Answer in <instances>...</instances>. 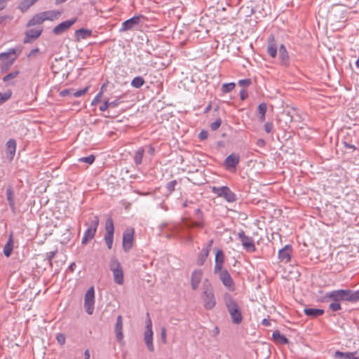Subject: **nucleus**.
Listing matches in <instances>:
<instances>
[{
	"mask_svg": "<svg viewBox=\"0 0 359 359\" xmlns=\"http://www.w3.org/2000/svg\"><path fill=\"white\" fill-rule=\"evenodd\" d=\"M204 226L203 221L191 222L188 219H183L181 223L172 224V231L175 233L176 238L182 242L192 243L194 236L190 229L194 227L203 228Z\"/></svg>",
	"mask_w": 359,
	"mask_h": 359,
	"instance_id": "f257e3e1",
	"label": "nucleus"
},
{
	"mask_svg": "<svg viewBox=\"0 0 359 359\" xmlns=\"http://www.w3.org/2000/svg\"><path fill=\"white\" fill-rule=\"evenodd\" d=\"M353 290H335L327 292L320 299L322 302H327L330 299L333 302H354Z\"/></svg>",
	"mask_w": 359,
	"mask_h": 359,
	"instance_id": "f03ea898",
	"label": "nucleus"
},
{
	"mask_svg": "<svg viewBox=\"0 0 359 359\" xmlns=\"http://www.w3.org/2000/svg\"><path fill=\"white\" fill-rule=\"evenodd\" d=\"M224 302L232 323L236 325L241 324L243 320V315L236 301L230 294H226L224 297Z\"/></svg>",
	"mask_w": 359,
	"mask_h": 359,
	"instance_id": "7ed1b4c3",
	"label": "nucleus"
},
{
	"mask_svg": "<svg viewBox=\"0 0 359 359\" xmlns=\"http://www.w3.org/2000/svg\"><path fill=\"white\" fill-rule=\"evenodd\" d=\"M202 299L203 306L206 310H212L216 305V299L211 283L205 279L203 283Z\"/></svg>",
	"mask_w": 359,
	"mask_h": 359,
	"instance_id": "20e7f679",
	"label": "nucleus"
},
{
	"mask_svg": "<svg viewBox=\"0 0 359 359\" xmlns=\"http://www.w3.org/2000/svg\"><path fill=\"white\" fill-rule=\"evenodd\" d=\"M88 229L86 230L83 237L82 238V244L86 245L88 241L93 239L97 231L99 225V217L97 215L90 214L88 218V222L86 223Z\"/></svg>",
	"mask_w": 359,
	"mask_h": 359,
	"instance_id": "39448f33",
	"label": "nucleus"
},
{
	"mask_svg": "<svg viewBox=\"0 0 359 359\" xmlns=\"http://www.w3.org/2000/svg\"><path fill=\"white\" fill-rule=\"evenodd\" d=\"M109 269L112 271L114 282L119 285L124 283V274L122 266L118 259L112 257L109 262Z\"/></svg>",
	"mask_w": 359,
	"mask_h": 359,
	"instance_id": "423d86ee",
	"label": "nucleus"
},
{
	"mask_svg": "<svg viewBox=\"0 0 359 359\" xmlns=\"http://www.w3.org/2000/svg\"><path fill=\"white\" fill-rule=\"evenodd\" d=\"M20 51L18 52L15 48H10L6 53H0V60L2 62V70H8L14 63Z\"/></svg>",
	"mask_w": 359,
	"mask_h": 359,
	"instance_id": "0eeeda50",
	"label": "nucleus"
},
{
	"mask_svg": "<svg viewBox=\"0 0 359 359\" xmlns=\"http://www.w3.org/2000/svg\"><path fill=\"white\" fill-rule=\"evenodd\" d=\"M211 189L212 192L217 195V197L224 198L229 203H233L237 200L236 194L226 186L220 187H212Z\"/></svg>",
	"mask_w": 359,
	"mask_h": 359,
	"instance_id": "6e6552de",
	"label": "nucleus"
},
{
	"mask_svg": "<svg viewBox=\"0 0 359 359\" xmlns=\"http://www.w3.org/2000/svg\"><path fill=\"white\" fill-rule=\"evenodd\" d=\"M95 304V290L93 287H90L86 292L84 297V308L86 312L91 315L94 311Z\"/></svg>",
	"mask_w": 359,
	"mask_h": 359,
	"instance_id": "1a4fd4ad",
	"label": "nucleus"
},
{
	"mask_svg": "<svg viewBox=\"0 0 359 359\" xmlns=\"http://www.w3.org/2000/svg\"><path fill=\"white\" fill-rule=\"evenodd\" d=\"M134 233L133 228L127 229L123 233V249L126 252L133 248Z\"/></svg>",
	"mask_w": 359,
	"mask_h": 359,
	"instance_id": "9d476101",
	"label": "nucleus"
},
{
	"mask_svg": "<svg viewBox=\"0 0 359 359\" xmlns=\"http://www.w3.org/2000/svg\"><path fill=\"white\" fill-rule=\"evenodd\" d=\"M222 284L230 291L235 290L234 282L226 269L218 271L217 273Z\"/></svg>",
	"mask_w": 359,
	"mask_h": 359,
	"instance_id": "9b49d317",
	"label": "nucleus"
},
{
	"mask_svg": "<svg viewBox=\"0 0 359 359\" xmlns=\"http://www.w3.org/2000/svg\"><path fill=\"white\" fill-rule=\"evenodd\" d=\"M238 238L241 240L244 249L248 252H254L256 251L253 239L245 235L243 231L238 233Z\"/></svg>",
	"mask_w": 359,
	"mask_h": 359,
	"instance_id": "f8f14e48",
	"label": "nucleus"
},
{
	"mask_svg": "<svg viewBox=\"0 0 359 359\" xmlns=\"http://www.w3.org/2000/svg\"><path fill=\"white\" fill-rule=\"evenodd\" d=\"M292 247L290 245H285L278 252V259L281 262L287 264L292 258Z\"/></svg>",
	"mask_w": 359,
	"mask_h": 359,
	"instance_id": "ddd939ff",
	"label": "nucleus"
},
{
	"mask_svg": "<svg viewBox=\"0 0 359 359\" xmlns=\"http://www.w3.org/2000/svg\"><path fill=\"white\" fill-rule=\"evenodd\" d=\"M123 318L122 316L119 315L116 318V322L114 327L116 338L119 343H122L123 341L124 335L123 332Z\"/></svg>",
	"mask_w": 359,
	"mask_h": 359,
	"instance_id": "4468645a",
	"label": "nucleus"
},
{
	"mask_svg": "<svg viewBox=\"0 0 359 359\" xmlns=\"http://www.w3.org/2000/svg\"><path fill=\"white\" fill-rule=\"evenodd\" d=\"M203 271L201 269L194 270L191 275V286L192 290H196L198 288L203 278Z\"/></svg>",
	"mask_w": 359,
	"mask_h": 359,
	"instance_id": "2eb2a0df",
	"label": "nucleus"
},
{
	"mask_svg": "<svg viewBox=\"0 0 359 359\" xmlns=\"http://www.w3.org/2000/svg\"><path fill=\"white\" fill-rule=\"evenodd\" d=\"M140 22L139 16H134L126 21H124L120 29L121 32H126L133 29L135 26L138 25Z\"/></svg>",
	"mask_w": 359,
	"mask_h": 359,
	"instance_id": "dca6fc26",
	"label": "nucleus"
},
{
	"mask_svg": "<svg viewBox=\"0 0 359 359\" xmlns=\"http://www.w3.org/2000/svg\"><path fill=\"white\" fill-rule=\"evenodd\" d=\"M76 22V19L69 20L64 21L57 26H55L53 30V32L55 35H59L65 32H66L68 29L70 28L72 25H73Z\"/></svg>",
	"mask_w": 359,
	"mask_h": 359,
	"instance_id": "f3484780",
	"label": "nucleus"
},
{
	"mask_svg": "<svg viewBox=\"0 0 359 359\" xmlns=\"http://www.w3.org/2000/svg\"><path fill=\"white\" fill-rule=\"evenodd\" d=\"M279 60L281 65L287 67L290 65V56L283 44L279 47Z\"/></svg>",
	"mask_w": 359,
	"mask_h": 359,
	"instance_id": "a211bd4d",
	"label": "nucleus"
},
{
	"mask_svg": "<svg viewBox=\"0 0 359 359\" xmlns=\"http://www.w3.org/2000/svg\"><path fill=\"white\" fill-rule=\"evenodd\" d=\"M240 158L238 155L232 154L228 156L224 161V165L227 170L236 168L237 165L239 163Z\"/></svg>",
	"mask_w": 359,
	"mask_h": 359,
	"instance_id": "6ab92c4d",
	"label": "nucleus"
},
{
	"mask_svg": "<svg viewBox=\"0 0 359 359\" xmlns=\"http://www.w3.org/2000/svg\"><path fill=\"white\" fill-rule=\"evenodd\" d=\"M224 254L222 250H218L215 255V264L214 271L215 273H217L218 271L223 270V265L224 263Z\"/></svg>",
	"mask_w": 359,
	"mask_h": 359,
	"instance_id": "aec40b11",
	"label": "nucleus"
},
{
	"mask_svg": "<svg viewBox=\"0 0 359 359\" xmlns=\"http://www.w3.org/2000/svg\"><path fill=\"white\" fill-rule=\"evenodd\" d=\"M42 30L39 29H31L26 32L25 37L23 40L24 43H30L32 39H36L40 36Z\"/></svg>",
	"mask_w": 359,
	"mask_h": 359,
	"instance_id": "412c9836",
	"label": "nucleus"
},
{
	"mask_svg": "<svg viewBox=\"0 0 359 359\" xmlns=\"http://www.w3.org/2000/svg\"><path fill=\"white\" fill-rule=\"evenodd\" d=\"M267 53L272 58L277 55V44L273 35H271L268 39Z\"/></svg>",
	"mask_w": 359,
	"mask_h": 359,
	"instance_id": "4be33fe9",
	"label": "nucleus"
},
{
	"mask_svg": "<svg viewBox=\"0 0 359 359\" xmlns=\"http://www.w3.org/2000/svg\"><path fill=\"white\" fill-rule=\"evenodd\" d=\"M144 341L148 350L151 352H153L154 351V346L153 344V331L144 332Z\"/></svg>",
	"mask_w": 359,
	"mask_h": 359,
	"instance_id": "5701e85b",
	"label": "nucleus"
},
{
	"mask_svg": "<svg viewBox=\"0 0 359 359\" xmlns=\"http://www.w3.org/2000/svg\"><path fill=\"white\" fill-rule=\"evenodd\" d=\"M304 313L306 316L312 318H317L324 314V310L315 308H305Z\"/></svg>",
	"mask_w": 359,
	"mask_h": 359,
	"instance_id": "b1692460",
	"label": "nucleus"
},
{
	"mask_svg": "<svg viewBox=\"0 0 359 359\" xmlns=\"http://www.w3.org/2000/svg\"><path fill=\"white\" fill-rule=\"evenodd\" d=\"M172 225L168 226V225L165 223L161 224L159 226L161 233L168 239L172 238H176L175 233L172 231Z\"/></svg>",
	"mask_w": 359,
	"mask_h": 359,
	"instance_id": "393cba45",
	"label": "nucleus"
},
{
	"mask_svg": "<svg viewBox=\"0 0 359 359\" xmlns=\"http://www.w3.org/2000/svg\"><path fill=\"white\" fill-rule=\"evenodd\" d=\"M7 153L9 155L10 160H13L16 151V142L14 139H10L6 142Z\"/></svg>",
	"mask_w": 359,
	"mask_h": 359,
	"instance_id": "a878e982",
	"label": "nucleus"
},
{
	"mask_svg": "<svg viewBox=\"0 0 359 359\" xmlns=\"http://www.w3.org/2000/svg\"><path fill=\"white\" fill-rule=\"evenodd\" d=\"M6 198L9 203V206L12 211L14 212L15 210V195L13 190L11 187H8L6 190Z\"/></svg>",
	"mask_w": 359,
	"mask_h": 359,
	"instance_id": "bb28decb",
	"label": "nucleus"
},
{
	"mask_svg": "<svg viewBox=\"0 0 359 359\" xmlns=\"http://www.w3.org/2000/svg\"><path fill=\"white\" fill-rule=\"evenodd\" d=\"M357 353L356 352H341L339 351H337L334 353V356L337 358H344V359H358V357L356 356Z\"/></svg>",
	"mask_w": 359,
	"mask_h": 359,
	"instance_id": "cd10ccee",
	"label": "nucleus"
},
{
	"mask_svg": "<svg viewBox=\"0 0 359 359\" xmlns=\"http://www.w3.org/2000/svg\"><path fill=\"white\" fill-rule=\"evenodd\" d=\"M76 36L77 37V41H80V39H85L87 37H89L92 35V30L86 29L85 28H81L76 31L75 32Z\"/></svg>",
	"mask_w": 359,
	"mask_h": 359,
	"instance_id": "c85d7f7f",
	"label": "nucleus"
},
{
	"mask_svg": "<svg viewBox=\"0 0 359 359\" xmlns=\"http://www.w3.org/2000/svg\"><path fill=\"white\" fill-rule=\"evenodd\" d=\"M43 15L44 16L45 21H53L54 20H56L60 17V15H61V12L57 11H48L43 12Z\"/></svg>",
	"mask_w": 359,
	"mask_h": 359,
	"instance_id": "c756f323",
	"label": "nucleus"
},
{
	"mask_svg": "<svg viewBox=\"0 0 359 359\" xmlns=\"http://www.w3.org/2000/svg\"><path fill=\"white\" fill-rule=\"evenodd\" d=\"M208 250L202 249L201 251L198 253L196 264L198 266H203L205 262L208 255H209Z\"/></svg>",
	"mask_w": 359,
	"mask_h": 359,
	"instance_id": "7c9ffc66",
	"label": "nucleus"
},
{
	"mask_svg": "<svg viewBox=\"0 0 359 359\" xmlns=\"http://www.w3.org/2000/svg\"><path fill=\"white\" fill-rule=\"evenodd\" d=\"M43 12L39 13L36 15H35L28 22V26H34L36 25H41L44 21V16L43 15Z\"/></svg>",
	"mask_w": 359,
	"mask_h": 359,
	"instance_id": "2f4dec72",
	"label": "nucleus"
},
{
	"mask_svg": "<svg viewBox=\"0 0 359 359\" xmlns=\"http://www.w3.org/2000/svg\"><path fill=\"white\" fill-rule=\"evenodd\" d=\"M38 0H22L19 4L18 8L22 12L27 11Z\"/></svg>",
	"mask_w": 359,
	"mask_h": 359,
	"instance_id": "473e14b6",
	"label": "nucleus"
},
{
	"mask_svg": "<svg viewBox=\"0 0 359 359\" xmlns=\"http://www.w3.org/2000/svg\"><path fill=\"white\" fill-rule=\"evenodd\" d=\"M272 337L273 340L280 344H286L288 343V339L278 330L274 331L272 334Z\"/></svg>",
	"mask_w": 359,
	"mask_h": 359,
	"instance_id": "72a5a7b5",
	"label": "nucleus"
},
{
	"mask_svg": "<svg viewBox=\"0 0 359 359\" xmlns=\"http://www.w3.org/2000/svg\"><path fill=\"white\" fill-rule=\"evenodd\" d=\"M257 111L259 114V119L261 122H263L265 120V115L267 111L266 104L264 102L259 104L257 108Z\"/></svg>",
	"mask_w": 359,
	"mask_h": 359,
	"instance_id": "f704fd0d",
	"label": "nucleus"
},
{
	"mask_svg": "<svg viewBox=\"0 0 359 359\" xmlns=\"http://www.w3.org/2000/svg\"><path fill=\"white\" fill-rule=\"evenodd\" d=\"M144 153V149L143 147L139 148L135 151V155H134V162L136 165H140L142 163Z\"/></svg>",
	"mask_w": 359,
	"mask_h": 359,
	"instance_id": "c9c22d12",
	"label": "nucleus"
},
{
	"mask_svg": "<svg viewBox=\"0 0 359 359\" xmlns=\"http://www.w3.org/2000/svg\"><path fill=\"white\" fill-rule=\"evenodd\" d=\"M13 250V238L12 235L10 236L7 243L5 245L4 248V253L6 257H8L11 255Z\"/></svg>",
	"mask_w": 359,
	"mask_h": 359,
	"instance_id": "e433bc0d",
	"label": "nucleus"
},
{
	"mask_svg": "<svg viewBox=\"0 0 359 359\" xmlns=\"http://www.w3.org/2000/svg\"><path fill=\"white\" fill-rule=\"evenodd\" d=\"M105 231H106V233L105 234L114 235V226L113 219L111 217H109L106 220Z\"/></svg>",
	"mask_w": 359,
	"mask_h": 359,
	"instance_id": "4c0bfd02",
	"label": "nucleus"
},
{
	"mask_svg": "<svg viewBox=\"0 0 359 359\" xmlns=\"http://www.w3.org/2000/svg\"><path fill=\"white\" fill-rule=\"evenodd\" d=\"M145 81L142 76L135 77L131 82V86L134 88H139L144 84Z\"/></svg>",
	"mask_w": 359,
	"mask_h": 359,
	"instance_id": "58836bf2",
	"label": "nucleus"
},
{
	"mask_svg": "<svg viewBox=\"0 0 359 359\" xmlns=\"http://www.w3.org/2000/svg\"><path fill=\"white\" fill-rule=\"evenodd\" d=\"M236 86V84L233 82L228 83H224L222 86V91L224 93H227L231 91H232Z\"/></svg>",
	"mask_w": 359,
	"mask_h": 359,
	"instance_id": "ea45409f",
	"label": "nucleus"
},
{
	"mask_svg": "<svg viewBox=\"0 0 359 359\" xmlns=\"http://www.w3.org/2000/svg\"><path fill=\"white\" fill-rule=\"evenodd\" d=\"M19 74H20L19 70H15L13 72H11L9 74H8L7 75H6L5 76H4L3 81L4 82H8L10 80L15 79Z\"/></svg>",
	"mask_w": 359,
	"mask_h": 359,
	"instance_id": "a19ab883",
	"label": "nucleus"
},
{
	"mask_svg": "<svg viewBox=\"0 0 359 359\" xmlns=\"http://www.w3.org/2000/svg\"><path fill=\"white\" fill-rule=\"evenodd\" d=\"M104 242L108 248V249L111 250L113 245L114 241V235L105 234L104 238Z\"/></svg>",
	"mask_w": 359,
	"mask_h": 359,
	"instance_id": "79ce46f5",
	"label": "nucleus"
},
{
	"mask_svg": "<svg viewBox=\"0 0 359 359\" xmlns=\"http://www.w3.org/2000/svg\"><path fill=\"white\" fill-rule=\"evenodd\" d=\"M95 157L94 155L91 154L86 157H81L79 158V162L86 163L89 165H91L95 161Z\"/></svg>",
	"mask_w": 359,
	"mask_h": 359,
	"instance_id": "37998d69",
	"label": "nucleus"
},
{
	"mask_svg": "<svg viewBox=\"0 0 359 359\" xmlns=\"http://www.w3.org/2000/svg\"><path fill=\"white\" fill-rule=\"evenodd\" d=\"M177 180H172L167 183L166 189L169 194H171L175 189V186L177 185Z\"/></svg>",
	"mask_w": 359,
	"mask_h": 359,
	"instance_id": "c03bdc74",
	"label": "nucleus"
},
{
	"mask_svg": "<svg viewBox=\"0 0 359 359\" xmlns=\"http://www.w3.org/2000/svg\"><path fill=\"white\" fill-rule=\"evenodd\" d=\"M329 309L332 311H337L341 309L340 303L337 302H333L329 305Z\"/></svg>",
	"mask_w": 359,
	"mask_h": 359,
	"instance_id": "a18cd8bd",
	"label": "nucleus"
},
{
	"mask_svg": "<svg viewBox=\"0 0 359 359\" xmlns=\"http://www.w3.org/2000/svg\"><path fill=\"white\" fill-rule=\"evenodd\" d=\"M11 96V92H7L4 94L0 93V104L7 101Z\"/></svg>",
	"mask_w": 359,
	"mask_h": 359,
	"instance_id": "49530a36",
	"label": "nucleus"
},
{
	"mask_svg": "<svg viewBox=\"0 0 359 359\" xmlns=\"http://www.w3.org/2000/svg\"><path fill=\"white\" fill-rule=\"evenodd\" d=\"M145 331H153L152 330V322L149 316V313H147V320H146V329Z\"/></svg>",
	"mask_w": 359,
	"mask_h": 359,
	"instance_id": "de8ad7c7",
	"label": "nucleus"
},
{
	"mask_svg": "<svg viewBox=\"0 0 359 359\" xmlns=\"http://www.w3.org/2000/svg\"><path fill=\"white\" fill-rule=\"evenodd\" d=\"M222 121L220 118H218L211 123L210 128L212 130H217L220 127Z\"/></svg>",
	"mask_w": 359,
	"mask_h": 359,
	"instance_id": "09e8293b",
	"label": "nucleus"
},
{
	"mask_svg": "<svg viewBox=\"0 0 359 359\" xmlns=\"http://www.w3.org/2000/svg\"><path fill=\"white\" fill-rule=\"evenodd\" d=\"M56 339H57L58 344L62 345V346L65 344L66 337H65V335L64 334H62V333L57 334V336H56Z\"/></svg>",
	"mask_w": 359,
	"mask_h": 359,
	"instance_id": "8fccbe9b",
	"label": "nucleus"
},
{
	"mask_svg": "<svg viewBox=\"0 0 359 359\" xmlns=\"http://www.w3.org/2000/svg\"><path fill=\"white\" fill-rule=\"evenodd\" d=\"M88 89H89V86H87L82 90H77L75 93H74V96L75 97H81L82 95H85L87 93Z\"/></svg>",
	"mask_w": 359,
	"mask_h": 359,
	"instance_id": "3c124183",
	"label": "nucleus"
},
{
	"mask_svg": "<svg viewBox=\"0 0 359 359\" xmlns=\"http://www.w3.org/2000/svg\"><path fill=\"white\" fill-rule=\"evenodd\" d=\"M252 83L250 79H241L238 81V85L242 87H248Z\"/></svg>",
	"mask_w": 359,
	"mask_h": 359,
	"instance_id": "603ef678",
	"label": "nucleus"
},
{
	"mask_svg": "<svg viewBox=\"0 0 359 359\" xmlns=\"http://www.w3.org/2000/svg\"><path fill=\"white\" fill-rule=\"evenodd\" d=\"M122 98L121 96L117 97L116 100L109 102V106L111 108H114L117 107L120 103H121V99Z\"/></svg>",
	"mask_w": 359,
	"mask_h": 359,
	"instance_id": "864d4df0",
	"label": "nucleus"
},
{
	"mask_svg": "<svg viewBox=\"0 0 359 359\" xmlns=\"http://www.w3.org/2000/svg\"><path fill=\"white\" fill-rule=\"evenodd\" d=\"M109 100H106L104 103L100 106L99 109L101 111H105L108 108H109Z\"/></svg>",
	"mask_w": 359,
	"mask_h": 359,
	"instance_id": "5fc2aeb1",
	"label": "nucleus"
},
{
	"mask_svg": "<svg viewBox=\"0 0 359 359\" xmlns=\"http://www.w3.org/2000/svg\"><path fill=\"white\" fill-rule=\"evenodd\" d=\"M102 96V92H99L97 94V95L94 97V99L93 100L91 104L96 105L98 102H100Z\"/></svg>",
	"mask_w": 359,
	"mask_h": 359,
	"instance_id": "6e6d98bb",
	"label": "nucleus"
},
{
	"mask_svg": "<svg viewBox=\"0 0 359 359\" xmlns=\"http://www.w3.org/2000/svg\"><path fill=\"white\" fill-rule=\"evenodd\" d=\"M57 251H51V252H49L46 254V259L48 260V262H49V264L51 265V262H52V259L54 258V257L55 256V254H56Z\"/></svg>",
	"mask_w": 359,
	"mask_h": 359,
	"instance_id": "4d7b16f0",
	"label": "nucleus"
},
{
	"mask_svg": "<svg viewBox=\"0 0 359 359\" xmlns=\"http://www.w3.org/2000/svg\"><path fill=\"white\" fill-rule=\"evenodd\" d=\"M273 129V123L271 122H266L264 124V130L267 133H270Z\"/></svg>",
	"mask_w": 359,
	"mask_h": 359,
	"instance_id": "13d9d810",
	"label": "nucleus"
},
{
	"mask_svg": "<svg viewBox=\"0 0 359 359\" xmlns=\"http://www.w3.org/2000/svg\"><path fill=\"white\" fill-rule=\"evenodd\" d=\"M161 339H162L163 343L165 344L167 342V339H166V330L165 327L161 328Z\"/></svg>",
	"mask_w": 359,
	"mask_h": 359,
	"instance_id": "bf43d9fd",
	"label": "nucleus"
},
{
	"mask_svg": "<svg viewBox=\"0 0 359 359\" xmlns=\"http://www.w3.org/2000/svg\"><path fill=\"white\" fill-rule=\"evenodd\" d=\"M200 140H205L208 137V133L205 130H202L198 135Z\"/></svg>",
	"mask_w": 359,
	"mask_h": 359,
	"instance_id": "052dcab7",
	"label": "nucleus"
},
{
	"mask_svg": "<svg viewBox=\"0 0 359 359\" xmlns=\"http://www.w3.org/2000/svg\"><path fill=\"white\" fill-rule=\"evenodd\" d=\"M195 214L198 217V218L201 219L200 221H203V212L201 211V209L198 208L195 210Z\"/></svg>",
	"mask_w": 359,
	"mask_h": 359,
	"instance_id": "680f3d73",
	"label": "nucleus"
},
{
	"mask_svg": "<svg viewBox=\"0 0 359 359\" xmlns=\"http://www.w3.org/2000/svg\"><path fill=\"white\" fill-rule=\"evenodd\" d=\"M353 294L354 302L359 301V290L356 291L353 290Z\"/></svg>",
	"mask_w": 359,
	"mask_h": 359,
	"instance_id": "e2e57ef3",
	"label": "nucleus"
},
{
	"mask_svg": "<svg viewBox=\"0 0 359 359\" xmlns=\"http://www.w3.org/2000/svg\"><path fill=\"white\" fill-rule=\"evenodd\" d=\"M240 97H241V99L242 100H244L247 98L248 97V93H246V91L245 90H241V92H240Z\"/></svg>",
	"mask_w": 359,
	"mask_h": 359,
	"instance_id": "0e129e2a",
	"label": "nucleus"
},
{
	"mask_svg": "<svg viewBox=\"0 0 359 359\" xmlns=\"http://www.w3.org/2000/svg\"><path fill=\"white\" fill-rule=\"evenodd\" d=\"M212 244H213V240H210V241L208 242V243H207V245H206V247H205V248H204L203 249H207V250H208V252H210V249H211V248H212Z\"/></svg>",
	"mask_w": 359,
	"mask_h": 359,
	"instance_id": "69168bd1",
	"label": "nucleus"
},
{
	"mask_svg": "<svg viewBox=\"0 0 359 359\" xmlns=\"http://www.w3.org/2000/svg\"><path fill=\"white\" fill-rule=\"evenodd\" d=\"M39 51V49L38 48H36L34 49H32L30 53L28 55V57H31L32 55H35L36 53H37Z\"/></svg>",
	"mask_w": 359,
	"mask_h": 359,
	"instance_id": "338daca9",
	"label": "nucleus"
},
{
	"mask_svg": "<svg viewBox=\"0 0 359 359\" xmlns=\"http://www.w3.org/2000/svg\"><path fill=\"white\" fill-rule=\"evenodd\" d=\"M148 152L151 156H153L155 153V148L152 145H149Z\"/></svg>",
	"mask_w": 359,
	"mask_h": 359,
	"instance_id": "774afa93",
	"label": "nucleus"
}]
</instances>
